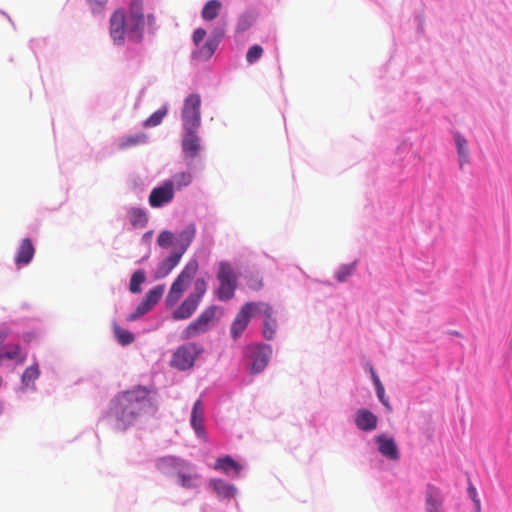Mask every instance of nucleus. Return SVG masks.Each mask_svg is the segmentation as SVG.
Segmentation results:
<instances>
[{
	"mask_svg": "<svg viewBox=\"0 0 512 512\" xmlns=\"http://www.w3.org/2000/svg\"><path fill=\"white\" fill-rule=\"evenodd\" d=\"M183 466H185L184 461L172 456L162 457L156 463L157 469L164 474H177V470H180Z\"/></svg>",
	"mask_w": 512,
	"mask_h": 512,
	"instance_id": "nucleus-22",
	"label": "nucleus"
},
{
	"mask_svg": "<svg viewBox=\"0 0 512 512\" xmlns=\"http://www.w3.org/2000/svg\"><path fill=\"white\" fill-rule=\"evenodd\" d=\"M207 290V282L204 278L196 279L194 283V291L190 293L188 296L193 297L198 302H201L202 297L206 293Z\"/></svg>",
	"mask_w": 512,
	"mask_h": 512,
	"instance_id": "nucleus-38",
	"label": "nucleus"
},
{
	"mask_svg": "<svg viewBox=\"0 0 512 512\" xmlns=\"http://www.w3.org/2000/svg\"><path fill=\"white\" fill-rule=\"evenodd\" d=\"M247 286L254 291H258L263 287L262 278L258 274H250L247 277Z\"/></svg>",
	"mask_w": 512,
	"mask_h": 512,
	"instance_id": "nucleus-41",
	"label": "nucleus"
},
{
	"mask_svg": "<svg viewBox=\"0 0 512 512\" xmlns=\"http://www.w3.org/2000/svg\"><path fill=\"white\" fill-rule=\"evenodd\" d=\"M355 269L356 262L340 266L335 272L336 280L340 283L345 282L355 272Z\"/></svg>",
	"mask_w": 512,
	"mask_h": 512,
	"instance_id": "nucleus-36",
	"label": "nucleus"
},
{
	"mask_svg": "<svg viewBox=\"0 0 512 512\" xmlns=\"http://www.w3.org/2000/svg\"><path fill=\"white\" fill-rule=\"evenodd\" d=\"M223 37L222 29H215L212 35L206 40L205 43L199 44L195 52L196 56L200 59L207 60L212 57L219 46L221 38Z\"/></svg>",
	"mask_w": 512,
	"mask_h": 512,
	"instance_id": "nucleus-11",
	"label": "nucleus"
},
{
	"mask_svg": "<svg viewBox=\"0 0 512 512\" xmlns=\"http://www.w3.org/2000/svg\"><path fill=\"white\" fill-rule=\"evenodd\" d=\"M377 396L380 400V402L388 409L391 410V405L389 404L388 400L385 397V389L384 387H379L376 389Z\"/></svg>",
	"mask_w": 512,
	"mask_h": 512,
	"instance_id": "nucleus-46",
	"label": "nucleus"
},
{
	"mask_svg": "<svg viewBox=\"0 0 512 512\" xmlns=\"http://www.w3.org/2000/svg\"><path fill=\"white\" fill-rule=\"evenodd\" d=\"M246 304H252V308L250 310V318L255 316H261V312L256 308L257 304H266L265 302H247Z\"/></svg>",
	"mask_w": 512,
	"mask_h": 512,
	"instance_id": "nucleus-47",
	"label": "nucleus"
},
{
	"mask_svg": "<svg viewBox=\"0 0 512 512\" xmlns=\"http://www.w3.org/2000/svg\"><path fill=\"white\" fill-rule=\"evenodd\" d=\"M198 129L185 130L182 149L186 157L195 158L200 151V140L196 134Z\"/></svg>",
	"mask_w": 512,
	"mask_h": 512,
	"instance_id": "nucleus-14",
	"label": "nucleus"
},
{
	"mask_svg": "<svg viewBox=\"0 0 512 512\" xmlns=\"http://www.w3.org/2000/svg\"><path fill=\"white\" fill-rule=\"evenodd\" d=\"M183 256L177 250H174L169 257L164 259L156 272V278H164L166 277L179 263L181 257Z\"/></svg>",
	"mask_w": 512,
	"mask_h": 512,
	"instance_id": "nucleus-23",
	"label": "nucleus"
},
{
	"mask_svg": "<svg viewBox=\"0 0 512 512\" xmlns=\"http://www.w3.org/2000/svg\"><path fill=\"white\" fill-rule=\"evenodd\" d=\"M443 499L440 490L432 485H427L426 494V511L427 512H444Z\"/></svg>",
	"mask_w": 512,
	"mask_h": 512,
	"instance_id": "nucleus-17",
	"label": "nucleus"
},
{
	"mask_svg": "<svg viewBox=\"0 0 512 512\" xmlns=\"http://www.w3.org/2000/svg\"><path fill=\"white\" fill-rule=\"evenodd\" d=\"M165 290L164 285H157L147 292L143 302L152 309L162 298Z\"/></svg>",
	"mask_w": 512,
	"mask_h": 512,
	"instance_id": "nucleus-31",
	"label": "nucleus"
},
{
	"mask_svg": "<svg viewBox=\"0 0 512 512\" xmlns=\"http://www.w3.org/2000/svg\"><path fill=\"white\" fill-rule=\"evenodd\" d=\"M127 36L133 42L139 43L143 38L144 14L143 1L131 0L126 18Z\"/></svg>",
	"mask_w": 512,
	"mask_h": 512,
	"instance_id": "nucleus-4",
	"label": "nucleus"
},
{
	"mask_svg": "<svg viewBox=\"0 0 512 512\" xmlns=\"http://www.w3.org/2000/svg\"><path fill=\"white\" fill-rule=\"evenodd\" d=\"M191 426L199 437H204V408L201 400H197L191 411Z\"/></svg>",
	"mask_w": 512,
	"mask_h": 512,
	"instance_id": "nucleus-15",
	"label": "nucleus"
},
{
	"mask_svg": "<svg viewBox=\"0 0 512 512\" xmlns=\"http://www.w3.org/2000/svg\"><path fill=\"white\" fill-rule=\"evenodd\" d=\"M376 441L379 445L378 449L382 455L392 460L399 459V450L392 438L380 435L376 438Z\"/></svg>",
	"mask_w": 512,
	"mask_h": 512,
	"instance_id": "nucleus-20",
	"label": "nucleus"
},
{
	"mask_svg": "<svg viewBox=\"0 0 512 512\" xmlns=\"http://www.w3.org/2000/svg\"><path fill=\"white\" fill-rule=\"evenodd\" d=\"M179 483L183 488L191 489L197 487L196 481L199 478L198 474L190 471L189 465L185 462V466L177 470Z\"/></svg>",
	"mask_w": 512,
	"mask_h": 512,
	"instance_id": "nucleus-24",
	"label": "nucleus"
},
{
	"mask_svg": "<svg viewBox=\"0 0 512 512\" xmlns=\"http://www.w3.org/2000/svg\"><path fill=\"white\" fill-rule=\"evenodd\" d=\"M210 486L221 498H231L236 494V488L221 479H212L210 481Z\"/></svg>",
	"mask_w": 512,
	"mask_h": 512,
	"instance_id": "nucleus-26",
	"label": "nucleus"
},
{
	"mask_svg": "<svg viewBox=\"0 0 512 512\" xmlns=\"http://www.w3.org/2000/svg\"><path fill=\"white\" fill-rule=\"evenodd\" d=\"M35 254V248L29 238H25L21 241L17 255L15 257V263L18 266L27 265L30 263Z\"/></svg>",
	"mask_w": 512,
	"mask_h": 512,
	"instance_id": "nucleus-19",
	"label": "nucleus"
},
{
	"mask_svg": "<svg viewBox=\"0 0 512 512\" xmlns=\"http://www.w3.org/2000/svg\"><path fill=\"white\" fill-rule=\"evenodd\" d=\"M262 54L263 48L260 45H253L247 51L246 61L249 64H254L262 57Z\"/></svg>",
	"mask_w": 512,
	"mask_h": 512,
	"instance_id": "nucleus-40",
	"label": "nucleus"
},
{
	"mask_svg": "<svg viewBox=\"0 0 512 512\" xmlns=\"http://www.w3.org/2000/svg\"><path fill=\"white\" fill-rule=\"evenodd\" d=\"M129 220L133 227L143 228L148 222V216L144 209L138 207H132L128 211Z\"/></svg>",
	"mask_w": 512,
	"mask_h": 512,
	"instance_id": "nucleus-29",
	"label": "nucleus"
},
{
	"mask_svg": "<svg viewBox=\"0 0 512 512\" xmlns=\"http://www.w3.org/2000/svg\"><path fill=\"white\" fill-rule=\"evenodd\" d=\"M220 309L216 305L206 308L194 321H192L182 332V339L188 340L211 329L218 320Z\"/></svg>",
	"mask_w": 512,
	"mask_h": 512,
	"instance_id": "nucleus-2",
	"label": "nucleus"
},
{
	"mask_svg": "<svg viewBox=\"0 0 512 512\" xmlns=\"http://www.w3.org/2000/svg\"><path fill=\"white\" fill-rule=\"evenodd\" d=\"M40 376V370L38 364H33L27 367L21 377V383L25 387H34L35 381Z\"/></svg>",
	"mask_w": 512,
	"mask_h": 512,
	"instance_id": "nucleus-30",
	"label": "nucleus"
},
{
	"mask_svg": "<svg viewBox=\"0 0 512 512\" xmlns=\"http://www.w3.org/2000/svg\"><path fill=\"white\" fill-rule=\"evenodd\" d=\"M113 330L117 341L121 345H129L134 341V335L130 331L123 329L117 323L113 324Z\"/></svg>",
	"mask_w": 512,
	"mask_h": 512,
	"instance_id": "nucleus-33",
	"label": "nucleus"
},
{
	"mask_svg": "<svg viewBox=\"0 0 512 512\" xmlns=\"http://www.w3.org/2000/svg\"><path fill=\"white\" fill-rule=\"evenodd\" d=\"M147 20H148V24H149V26H151V27H153V28H154V26H155V18H154V16H153V15H151V14H149V15L147 16Z\"/></svg>",
	"mask_w": 512,
	"mask_h": 512,
	"instance_id": "nucleus-49",
	"label": "nucleus"
},
{
	"mask_svg": "<svg viewBox=\"0 0 512 512\" xmlns=\"http://www.w3.org/2000/svg\"><path fill=\"white\" fill-rule=\"evenodd\" d=\"M146 140H147V136L144 133H138L135 135L126 136L120 141L119 148L127 149L132 146H136L138 144L145 143Z\"/></svg>",
	"mask_w": 512,
	"mask_h": 512,
	"instance_id": "nucleus-34",
	"label": "nucleus"
},
{
	"mask_svg": "<svg viewBox=\"0 0 512 512\" xmlns=\"http://www.w3.org/2000/svg\"><path fill=\"white\" fill-rule=\"evenodd\" d=\"M201 98L198 94L189 95L182 110V120L185 130L198 129L201 124Z\"/></svg>",
	"mask_w": 512,
	"mask_h": 512,
	"instance_id": "nucleus-6",
	"label": "nucleus"
},
{
	"mask_svg": "<svg viewBox=\"0 0 512 512\" xmlns=\"http://www.w3.org/2000/svg\"><path fill=\"white\" fill-rule=\"evenodd\" d=\"M173 241V234L170 231H162L158 238L157 243L160 247L167 248Z\"/></svg>",
	"mask_w": 512,
	"mask_h": 512,
	"instance_id": "nucleus-43",
	"label": "nucleus"
},
{
	"mask_svg": "<svg viewBox=\"0 0 512 512\" xmlns=\"http://www.w3.org/2000/svg\"><path fill=\"white\" fill-rule=\"evenodd\" d=\"M355 423L362 431H373L377 427V417L367 409H360L356 413Z\"/></svg>",
	"mask_w": 512,
	"mask_h": 512,
	"instance_id": "nucleus-18",
	"label": "nucleus"
},
{
	"mask_svg": "<svg viewBox=\"0 0 512 512\" xmlns=\"http://www.w3.org/2000/svg\"><path fill=\"white\" fill-rule=\"evenodd\" d=\"M371 371V376H372V380H373V383L375 385V388H379V387H384L378 377V375L376 374V372L374 371L373 368L370 369Z\"/></svg>",
	"mask_w": 512,
	"mask_h": 512,
	"instance_id": "nucleus-48",
	"label": "nucleus"
},
{
	"mask_svg": "<svg viewBox=\"0 0 512 512\" xmlns=\"http://www.w3.org/2000/svg\"><path fill=\"white\" fill-rule=\"evenodd\" d=\"M214 468L221 469L226 474H229L230 471H233L236 476H238L241 471V466L230 456L218 458L215 462Z\"/></svg>",
	"mask_w": 512,
	"mask_h": 512,
	"instance_id": "nucleus-28",
	"label": "nucleus"
},
{
	"mask_svg": "<svg viewBox=\"0 0 512 512\" xmlns=\"http://www.w3.org/2000/svg\"><path fill=\"white\" fill-rule=\"evenodd\" d=\"M107 1L108 0H88L92 13H100L104 9Z\"/></svg>",
	"mask_w": 512,
	"mask_h": 512,
	"instance_id": "nucleus-44",
	"label": "nucleus"
},
{
	"mask_svg": "<svg viewBox=\"0 0 512 512\" xmlns=\"http://www.w3.org/2000/svg\"><path fill=\"white\" fill-rule=\"evenodd\" d=\"M7 335L4 332H0V346L4 343Z\"/></svg>",
	"mask_w": 512,
	"mask_h": 512,
	"instance_id": "nucleus-50",
	"label": "nucleus"
},
{
	"mask_svg": "<svg viewBox=\"0 0 512 512\" xmlns=\"http://www.w3.org/2000/svg\"><path fill=\"white\" fill-rule=\"evenodd\" d=\"M219 287L216 295L221 301H228L233 298L237 288V275L233 267L227 262H221L217 273Z\"/></svg>",
	"mask_w": 512,
	"mask_h": 512,
	"instance_id": "nucleus-5",
	"label": "nucleus"
},
{
	"mask_svg": "<svg viewBox=\"0 0 512 512\" xmlns=\"http://www.w3.org/2000/svg\"><path fill=\"white\" fill-rule=\"evenodd\" d=\"M454 141L457 154L459 157V166L462 169L464 165L469 163V149L466 138L460 133H454Z\"/></svg>",
	"mask_w": 512,
	"mask_h": 512,
	"instance_id": "nucleus-25",
	"label": "nucleus"
},
{
	"mask_svg": "<svg viewBox=\"0 0 512 512\" xmlns=\"http://www.w3.org/2000/svg\"><path fill=\"white\" fill-rule=\"evenodd\" d=\"M252 307V304H244L234 318L231 324V335L234 339H238L247 328Z\"/></svg>",
	"mask_w": 512,
	"mask_h": 512,
	"instance_id": "nucleus-12",
	"label": "nucleus"
},
{
	"mask_svg": "<svg viewBox=\"0 0 512 512\" xmlns=\"http://www.w3.org/2000/svg\"><path fill=\"white\" fill-rule=\"evenodd\" d=\"M196 235V228L194 224L187 226L179 235V248L176 250L184 254L190 246Z\"/></svg>",
	"mask_w": 512,
	"mask_h": 512,
	"instance_id": "nucleus-27",
	"label": "nucleus"
},
{
	"mask_svg": "<svg viewBox=\"0 0 512 512\" xmlns=\"http://www.w3.org/2000/svg\"><path fill=\"white\" fill-rule=\"evenodd\" d=\"M3 378L0 376V387L2 386Z\"/></svg>",
	"mask_w": 512,
	"mask_h": 512,
	"instance_id": "nucleus-51",
	"label": "nucleus"
},
{
	"mask_svg": "<svg viewBox=\"0 0 512 512\" xmlns=\"http://www.w3.org/2000/svg\"><path fill=\"white\" fill-rule=\"evenodd\" d=\"M145 281V273L143 270H137L132 274L130 280V291L132 293H139L141 291V284Z\"/></svg>",
	"mask_w": 512,
	"mask_h": 512,
	"instance_id": "nucleus-39",
	"label": "nucleus"
},
{
	"mask_svg": "<svg viewBox=\"0 0 512 512\" xmlns=\"http://www.w3.org/2000/svg\"><path fill=\"white\" fill-rule=\"evenodd\" d=\"M126 30V16L123 10H116L110 18V36L114 43L121 45L124 42Z\"/></svg>",
	"mask_w": 512,
	"mask_h": 512,
	"instance_id": "nucleus-9",
	"label": "nucleus"
},
{
	"mask_svg": "<svg viewBox=\"0 0 512 512\" xmlns=\"http://www.w3.org/2000/svg\"><path fill=\"white\" fill-rule=\"evenodd\" d=\"M256 308L261 312L263 317V336L267 340L274 338L277 330V321L274 317V310L269 304H257Z\"/></svg>",
	"mask_w": 512,
	"mask_h": 512,
	"instance_id": "nucleus-10",
	"label": "nucleus"
},
{
	"mask_svg": "<svg viewBox=\"0 0 512 512\" xmlns=\"http://www.w3.org/2000/svg\"><path fill=\"white\" fill-rule=\"evenodd\" d=\"M167 114V108L166 107H163L157 111H155L149 118H147L144 122V127L146 128H150V127H155L157 125H159L163 118L166 116Z\"/></svg>",
	"mask_w": 512,
	"mask_h": 512,
	"instance_id": "nucleus-37",
	"label": "nucleus"
},
{
	"mask_svg": "<svg viewBox=\"0 0 512 512\" xmlns=\"http://www.w3.org/2000/svg\"><path fill=\"white\" fill-rule=\"evenodd\" d=\"M206 36V31L203 28H198L193 33V43L196 47H199V44L202 43Z\"/></svg>",
	"mask_w": 512,
	"mask_h": 512,
	"instance_id": "nucleus-45",
	"label": "nucleus"
},
{
	"mask_svg": "<svg viewBox=\"0 0 512 512\" xmlns=\"http://www.w3.org/2000/svg\"><path fill=\"white\" fill-rule=\"evenodd\" d=\"M271 354L272 348L270 345H257L256 352L251 365V373L256 374L262 372L268 365Z\"/></svg>",
	"mask_w": 512,
	"mask_h": 512,
	"instance_id": "nucleus-13",
	"label": "nucleus"
},
{
	"mask_svg": "<svg viewBox=\"0 0 512 512\" xmlns=\"http://www.w3.org/2000/svg\"><path fill=\"white\" fill-rule=\"evenodd\" d=\"M27 354L22 351L19 344H9L6 346V351L0 352V366L3 360H14L16 364H23L26 361Z\"/></svg>",
	"mask_w": 512,
	"mask_h": 512,
	"instance_id": "nucleus-21",
	"label": "nucleus"
},
{
	"mask_svg": "<svg viewBox=\"0 0 512 512\" xmlns=\"http://www.w3.org/2000/svg\"><path fill=\"white\" fill-rule=\"evenodd\" d=\"M200 302H198L193 297L187 296V298L181 303V305L173 311L172 318L173 320H185L190 318Z\"/></svg>",
	"mask_w": 512,
	"mask_h": 512,
	"instance_id": "nucleus-16",
	"label": "nucleus"
},
{
	"mask_svg": "<svg viewBox=\"0 0 512 512\" xmlns=\"http://www.w3.org/2000/svg\"><path fill=\"white\" fill-rule=\"evenodd\" d=\"M221 8V2L219 0L208 1L202 9L201 16L206 21L215 19Z\"/></svg>",
	"mask_w": 512,
	"mask_h": 512,
	"instance_id": "nucleus-32",
	"label": "nucleus"
},
{
	"mask_svg": "<svg viewBox=\"0 0 512 512\" xmlns=\"http://www.w3.org/2000/svg\"><path fill=\"white\" fill-rule=\"evenodd\" d=\"M173 198V182L165 181L161 186L152 189L149 195V204L153 208H159L170 203Z\"/></svg>",
	"mask_w": 512,
	"mask_h": 512,
	"instance_id": "nucleus-8",
	"label": "nucleus"
},
{
	"mask_svg": "<svg viewBox=\"0 0 512 512\" xmlns=\"http://www.w3.org/2000/svg\"><path fill=\"white\" fill-rule=\"evenodd\" d=\"M151 309L142 301L136 308V310L127 317L128 321H135L141 316L145 315Z\"/></svg>",
	"mask_w": 512,
	"mask_h": 512,
	"instance_id": "nucleus-42",
	"label": "nucleus"
},
{
	"mask_svg": "<svg viewBox=\"0 0 512 512\" xmlns=\"http://www.w3.org/2000/svg\"><path fill=\"white\" fill-rule=\"evenodd\" d=\"M199 350L194 343L182 345L176 349L172 356L171 365L180 370H186L194 365Z\"/></svg>",
	"mask_w": 512,
	"mask_h": 512,
	"instance_id": "nucleus-7",
	"label": "nucleus"
},
{
	"mask_svg": "<svg viewBox=\"0 0 512 512\" xmlns=\"http://www.w3.org/2000/svg\"><path fill=\"white\" fill-rule=\"evenodd\" d=\"M167 182H173V189L176 188L181 190L182 188L188 186L192 181V176L187 172H180L175 174L171 180H166Z\"/></svg>",
	"mask_w": 512,
	"mask_h": 512,
	"instance_id": "nucleus-35",
	"label": "nucleus"
},
{
	"mask_svg": "<svg viewBox=\"0 0 512 512\" xmlns=\"http://www.w3.org/2000/svg\"><path fill=\"white\" fill-rule=\"evenodd\" d=\"M158 410L156 392L145 386L117 393L110 402L108 416L115 421L118 430L135 425L145 415H155Z\"/></svg>",
	"mask_w": 512,
	"mask_h": 512,
	"instance_id": "nucleus-1",
	"label": "nucleus"
},
{
	"mask_svg": "<svg viewBox=\"0 0 512 512\" xmlns=\"http://www.w3.org/2000/svg\"><path fill=\"white\" fill-rule=\"evenodd\" d=\"M199 265L198 262L194 259L190 260L181 273L177 276L175 281L172 283L171 288L166 297V304L168 306L175 305L178 300L181 298L182 293L187 289L190 285L192 279L196 275L198 271Z\"/></svg>",
	"mask_w": 512,
	"mask_h": 512,
	"instance_id": "nucleus-3",
	"label": "nucleus"
}]
</instances>
